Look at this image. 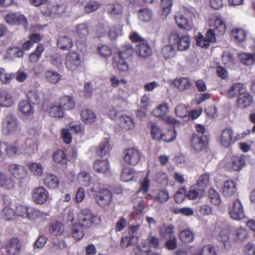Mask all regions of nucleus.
<instances>
[{"mask_svg": "<svg viewBox=\"0 0 255 255\" xmlns=\"http://www.w3.org/2000/svg\"><path fill=\"white\" fill-rule=\"evenodd\" d=\"M2 133L6 136H11L20 130V123L17 116L13 114H7L1 122Z\"/></svg>", "mask_w": 255, "mask_h": 255, "instance_id": "nucleus-1", "label": "nucleus"}, {"mask_svg": "<svg viewBox=\"0 0 255 255\" xmlns=\"http://www.w3.org/2000/svg\"><path fill=\"white\" fill-rule=\"evenodd\" d=\"M78 222L85 229H89L98 224L100 218L87 208L82 209L78 214Z\"/></svg>", "mask_w": 255, "mask_h": 255, "instance_id": "nucleus-2", "label": "nucleus"}, {"mask_svg": "<svg viewBox=\"0 0 255 255\" xmlns=\"http://www.w3.org/2000/svg\"><path fill=\"white\" fill-rule=\"evenodd\" d=\"M169 42L171 44L176 45L179 51L187 50L190 45V40L188 36L185 35L180 37L176 32L171 33Z\"/></svg>", "mask_w": 255, "mask_h": 255, "instance_id": "nucleus-3", "label": "nucleus"}, {"mask_svg": "<svg viewBox=\"0 0 255 255\" xmlns=\"http://www.w3.org/2000/svg\"><path fill=\"white\" fill-rule=\"evenodd\" d=\"M229 213L231 218L235 220L240 221L244 218L245 215L244 208L240 200L234 201L233 206L229 209Z\"/></svg>", "mask_w": 255, "mask_h": 255, "instance_id": "nucleus-4", "label": "nucleus"}, {"mask_svg": "<svg viewBox=\"0 0 255 255\" xmlns=\"http://www.w3.org/2000/svg\"><path fill=\"white\" fill-rule=\"evenodd\" d=\"M48 195V191L43 186L35 188L31 191L32 201L37 204L45 203L47 200Z\"/></svg>", "mask_w": 255, "mask_h": 255, "instance_id": "nucleus-5", "label": "nucleus"}, {"mask_svg": "<svg viewBox=\"0 0 255 255\" xmlns=\"http://www.w3.org/2000/svg\"><path fill=\"white\" fill-rule=\"evenodd\" d=\"M233 131L230 128H226L222 132L220 143L223 146L227 147L229 146L232 143H234L235 141L243 138L244 136H240V135L235 136L233 138Z\"/></svg>", "mask_w": 255, "mask_h": 255, "instance_id": "nucleus-6", "label": "nucleus"}, {"mask_svg": "<svg viewBox=\"0 0 255 255\" xmlns=\"http://www.w3.org/2000/svg\"><path fill=\"white\" fill-rule=\"evenodd\" d=\"M4 20L9 24H21L25 28H27L28 23L26 18L23 14L17 15L14 13H10L5 15Z\"/></svg>", "mask_w": 255, "mask_h": 255, "instance_id": "nucleus-7", "label": "nucleus"}, {"mask_svg": "<svg viewBox=\"0 0 255 255\" xmlns=\"http://www.w3.org/2000/svg\"><path fill=\"white\" fill-rule=\"evenodd\" d=\"M112 199V193L110 190L103 189L100 190V194L97 196L96 201L99 206L105 207L108 206Z\"/></svg>", "mask_w": 255, "mask_h": 255, "instance_id": "nucleus-8", "label": "nucleus"}, {"mask_svg": "<svg viewBox=\"0 0 255 255\" xmlns=\"http://www.w3.org/2000/svg\"><path fill=\"white\" fill-rule=\"evenodd\" d=\"M140 157L138 150L135 149L129 148L125 151L124 160L131 165H136L140 159Z\"/></svg>", "mask_w": 255, "mask_h": 255, "instance_id": "nucleus-9", "label": "nucleus"}, {"mask_svg": "<svg viewBox=\"0 0 255 255\" xmlns=\"http://www.w3.org/2000/svg\"><path fill=\"white\" fill-rule=\"evenodd\" d=\"M8 171L15 178L23 179L27 174V170L23 166L11 164L8 166Z\"/></svg>", "mask_w": 255, "mask_h": 255, "instance_id": "nucleus-10", "label": "nucleus"}, {"mask_svg": "<svg viewBox=\"0 0 255 255\" xmlns=\"http://www.w3.org/2000/svg\"><path fill=\"white\" fill-rule=\"evenodd\" d=\"M65 64L70 70H75L81 64L79 55L76 52L69 53L66 56Z\"/></svg>", "mask_w": 255, "mask_h": 255, "instance_id": "nucleus-11", "label": "nucleus"}, {"mask_svg": "<svg viewBox=\"0 0 255 255\" xmlns=\"http://www.w3.org/2000/svg\"><path fill=\"white\" fill-rule=\"evenodd\" d=\"M207 137L206 136H200L194 134L191 138V143L195 150L200 151L206 148Z\"/></svg>", "mask_w": 255, "mask_h": 255, "instance_id": "nucleus-12", "label": "nucleus"}, {"mask_svg": "<svg viewBox=\"0 0 255 255\" xmlns=\"http://www.w3.org/2000/svg\"><path fill=\"white\" fill-rule=\"evenodd\" d=\"M43 180L44 184L49 189H56L59 185L58 177L52 173H45L43 175Z\"/></svg>", "mask_w": 255, "mask_h": 255, "instance_id": "nucleus-13", "label": "nucleus"}, {"mask_svg": "<svg viewBox=\"0 0 255 255\" xmlns=\"http://www.w3.org/2000/svg\"><path fill=\"white\" fill-rule=\"evenodd\" d=\"M237 184L235 181L228 180L224 182L222 188V194L225 197H232L237 192Z\"/></svg>", "mask_w": 255, "mask_h": 255, "instance_id": "nucleus-14", "label": "nucleus"}, {"mask_svg": "<svg viewBox=\"0 0 255 255\" xmlns=\"http://www.w3.org/2000/svg\"><path fill=\"white\" fill-rule=\"evenodd\" d=\"M211 24L213 26V30L219 34L223 35L226 30L225 23L223 19L220 16H216L211 20Z\"/></svg>", "mask_w": 255, "mask_h": 255, "instance_id": "nucleus-15", "label": "nucleus"}, {"mask_svg": "<svg viewBox=\"0 0 255 255\" xmlns=\"http://www.w3.org/2000/svg\"><path fill=\"white\" fill-rule=\"evenodd\" d=\"M21 244L17 238L11 239L6 246V250L9 255H16L20 253Z\"/></svg>", "mask_w": 255, "mask_h": 255, "instance_id": "nucleus-16", "label": "nucleus"}, {"mask_svg": "<svg viewBox=\"0 0 255 255\" xmlns=\"http://www.w3.org/2000/svg\"><path fill=\"white\" fill-rule=\"evenodd\" d=\"M15 215L21 216L23 218H27L30 219L33 218V213L35 212L32 208H27L21 205H18L14 210Z\"/></svg>", "mask_w": 255, "mask_h": 255, "instance_id": "nucleus-17", "label": "nucleus"}, {"mask_svg": "<svg viewBox=\"0 0 255 255\" xmlns=\"http://www.w3.org/2000/svg\"><path fill=\"white\" fill-rule=\"evenodd\" d=\"M152 49L146 40L139 43L136 47V53L141 57H147L152 54Z\"/></svg>", "mask_w": 255, "mask_h": 255, "instance_id": "nucleus-18", "label": "nucleus"}, {"mask_svg": "<svg viewBox=\"0 0 255 255\" xmlns=\"http://www.w3.org/2000/svg\"><path fill=\"white\" fill-rule=\"evenodd\" d=\"M252 102L253 98L248 92L243 91L238 97V105L240 108H246L250 106Z\"/></svg>", "mask_w": 255, "mask_h": 255, "instance_id": "nucleus-19", "label": "nucleus"}, {"mask_svg": "<svg viewBox=\"0 0 255 255\" xmlns=\"http://www.w3.org/2000/svg\"><path fill=\"white\" fill-rule=\"evenodd\" d=\"M18 110L26 116H30L34 112V108L26 100H22L19 102Z\"/></svg>", "mask_w": 255, "mask_h": 255, "instance_id": "nucleus-20", "label": "nucleus"}, {"mask_svg": "<svg viewBox=\"0 0 255 255\" xmlns=\"http://www.w3.org/2000/svg\"><path fill=\"white\" fill-rule=\"evenodd\" d=\"M15 185V181L6 173L0 171V188L10 189Z\"/></svg>", "mask_w": 255, "mask_h": 255, "instance_id": "nucleus-21", "label": "nucleus"}, {"mask_svg": "<svg viewBox=\"0 0 255 255\" xmlns=\"http://www.w3.org/2000/svg\"><path fill=\"white\" fill-rule=\"evenodd\" d=\"M175 19L177 24L181 28L189 30L193 26L192 21L187 19L184 15L181 13L175 15Z\"/></svg>", "mask_w": 255, "mask_h": 255, "instance_id": "nucleus-22", "label": "nucleus"}, {"mask_svg": "<svg viewBox=\"0 0 255 255\" xmlns=\"http://www.w3.org/2000/svg\"><path fill=\"white\" fill-rule=\"evenodd\" d=\"M244 85L242 83H234L226 93V96L228 98H234L242 93L244 90Z\"/></svg>", "mask_w": 255, "mask_h": 255, "instance_id": "nucleus-23", "label": "nucleus"}, {"mask_svg": "<svg viewBox=\"0 0 255 255\" xmlns=\"http://www.w3.org/2000/svg\"><path fill=\"white\" fill-rule=\"evenodd\" d=\"M174 44L169 42V44L164 46L161 49V55L165 60L174 58L176 55V49Z\"/></svg>", "mask_w": 255, "mask_h": 255, "instance_id": "nucleus-24", "label": "nucleus"}, {"mask_svg": "<svg viewBox=\"0 0 255 255\" xmlns=\"http://www.w3.org/2000/svg\"><path fill=\"white\" fill-rule=\"evenodd\" d=\"M75 34L79 38L85 39L89 34V28L87 24L81 23L75 26Z\"/></svg>", "mask_w": 255, "mask_h": 255, "instance_id": "nucleus-25", "label": "nucleus"}, {"mask_svg": "<svg viewBox=\"0 0 255 255\" xmlns=\"http://www.w3.org/2000/svg\"><path fill=\"white\" fill-rule=\"evenodd\" d=\"M198 186L194 185L186 194V197L189 200H194L198 198L201 199L204 196L205 192L203 189L199 188Z\"/></svg>", "mask_w": 255, "mask_h": 255, "instance_id": "nucleus-26", "label": "nucleus"}, {"mask_svg": "<svg viewBox=\"0 0 255 255\" xmlns=\"http://www.w3.org/2000/svg\"><path fill=\"white\" fill-rule=\"evenodd\" d=\"M245 164V160L242 155H234L231 158V167L234 170H240Z\"/></svg>", "mask_w": 255, "mask_h": 255, "instance_id": "nucleus-27", "label": "nucleus"}, {"mask_svg": "<svg viewBox=\"0 0 255 255\" xmlns=\"http://www.w3.org/2000/svg\"><path fill=\"white\" fill-rule=\"evenodd\" d=\"M113 65L121 71L126 72L128 70V65L126 59L121 58L119 55H114Z\"/></svg>", "mask_w": 255, "mask_h": 255, "instance_id": "nucleus-28", "label": "nucleus"}, {"mask_svg": "<svg viewBox=\"0 0 255 255\" xmlns=\"http://www.w3.org/2000/svg\"><path fill=\"white\" fill-rule=\"evenodd\" d=\"M26 97L29 102L33 104H38L41 102L40 93L35 89H30L26 92Z\"/></svg>", "mask_w": 255, "mask_h": 255, "instance_id": "nucleus-29", "label": "nucleus"}, {"mask_svg": "<svg viewBox=\"0 0 255 255\" xmlns=\"http://www.w3.org/2000/svg\"><path fill=\"white\" fill-rule=\"evenodd\" d=\"M64 111L65 110H71L75 107V102L72 97L65 96L60 98L58 102Z\"/></svg>", "mask_w": 255, "mask_h": 255, "instance_id": "nucleus-30", "label": "nucleus"}, {"mask_svg": "<svg viewBox=\"0 0 255 255\" xmlns=\"http://www.w3.org/2000/svg\"><path fill=\"white\" fill-rule=\"evenodd\" d=\"M64 111L58 102L52 103L50 105L49 115L54 118H61L64 116Z\"/></svg>", "mask_w": 255, "mask_h": 255, "instance_id": "nucleus-31", "label": "nucleus"}, {"mask_svg": "<svg viewBox=\"0 0 255 255\" xmlns=\"http://www.w3.org/2000/svg\"><path fill=\"white\" fill-rule=\"evenodd\" d=\"M93 167L98 172L105 174L109 170V163L106 159L98 160L94 162Z\"/></svg>", "mask_w": 255, "mask_h": 255, "instance_id": "nucleus-32", "label": "nucleus"}, {"mask_svg": "<svg viewBox=\"0 0 255 255\" xmlns=\"http://www.w3.org/2000/svg\"><path fill=\"white\" fill-rule=\"evenodd\" d=\"M83 228L80 224L74 223L71 227V234L73 238L77 241L82 239L84 235Z\"/></svg>", "mask_w": 255, "mask_h": 255, "instance_id": "nucleus-33", "label": "nucleus"}, {"mask_svg": "<svg viewBox=\"0 0 255 255\" xmlns=\"http://www.w3.org/2000/svg\"><path fill=\"white\" fill-rule=\"evenodd\" d=\"M174 84L179 91L189 89L192 86L189 80L184 77L174 80Z\"/></svg>", "mask_w": 255, "mask_h": 255, "instance_id": "nucleus-34", "label": "nucleus"}, {"mask_svg": "<svg viewBox=\"0 0 255 255\" xmlns=\"http://www.w3.org/2000/svg\"><path fill=\"white\" fill-rule=\"evenodd\" d=\"M13 104V100L10 94L4 91L0 92V106L9 107Z\"/></svg>", "mask_w": 255, "mask_h": 255, "instance_id": "nucleus-35", "label": "nucleus"}, {"mask_svg": "<svg viewBox=\"0 0 255 255\" xmlns=\"http://www.w3.org/2000/svg\"><path fill=\"white\" fill-rule=\"evenodd\" d=\"M160 235L164 239H168L176 237L175 236L174 227L171 225H164L160 230Z\"/></svg>", "mask_w": 255, "mask_h": 255, "instance_id": "nucleus-36", "label": "nucleus"}, {"mask_svg": "<svg viewBox=\"0 0 255 255\" xmlns=\"http://www.w3.org/2000/svg\"><path fill=\"white\" fill-rule=\"evenodd\" d=\"M239 58L245 65L250 66L255 63V53H241L239 54Z\"/></svg>", "mask_w": 255, "mask_h": 255, "instance_id": "nucleus-37", "label": "nucleus"}, {"mask_svg": "<svg viewBox=\"0 0 255 255\" xmlns=\"http://www.w3.org/2000/svg\"><path fill=\"white\" fill-rule=\"evenodd\" d=\"M81 116L83 122L88 124L94 123L96 119V115L93 111L89 110H84L82 111Z\"/></svg>", "mask_w": 255, "mask_h": 255, "instance_id": "nucleus-38", "label": "nucleus"}, {"mask_svg": "<svg viewBox=\"0 0 255 255\" xmlns=\"http://www.w3.org/2000/svg\"><path fill=\"white\" fill-rule=\"evenodd\" d=\"M46 80L50 83L55 84L59 82L61 79V76L58 72L49 70L47 71L45 74Z\"/></svg>", "mask_w": 255, "mask_h": 255, "instance_id": "nucleus-39", "label": "nucleus"}, {"mask_svg": "<svg viewBox=\"0 0 255 255\" xmlns=\"http://www.w3.org/2000/svg\"><path fill=\"white\" fill-rule=\"evenodd\" d=\"M208 196L210 201L215 205H219L221 198L219 193L214 189L210 188L208 191Z\"/></svg>", "mask_w": 255, "mask_h": 255, "instance_id": "nucleus-40", "label": "nucleus"}, {"mask_svg": "<svg viewBox=\"0 0 255 255\" xmlns=\"http://www.w3.org/2000/svg\"><path fill=\"white\" fill-rule=\"evenodd\" d=\"M57 46L62 50H68L72 46V41L67 36H62L58 39Z\"/></svg>", "mask_w": 255, "mask_h": 255, "instance_id": "nucleus-41", "label": "nucleus"}, {"mask_svg": "<svg viewBox=\"0 0 255 255\" xmlns=\"http://www.w3.org/2000/svg\"><path fill=\"white\" fill-rule=\"evenodd\" d=\"M53 159L58 164L64 165L67 162L66 154L64 151L61 149H58L53 153Z\"/></svg>", "mask_w": 255, "mask_h": 255, "instance_id": "nucleus-42", "label": "nucleus"}, {"mask_svg": "<svg viewBox=\"0 0 255 255\" xmlns=\"http://www.w3.org/2000/svg\"><path fill=\"white\" fill-rule=\"evenodd\" d=\"M175 111L178 117L184 119L185 121L189 119V112L186 105L182 104H179L176 107Z\"/></svg>", "mask_w": 255, "mask_h": 255, "instance_id": "nucleus-43", "label": "nucleus"}, {"mask_svg": "<svg viewBox=\"0 0 255 255\" xmlns=\"http://www.w3.org/2000/svg\"><path fill=\"white\" fill-rule=\"evenodd\" d=\"M169 111L167 104H162L158 106L152 111V114L157 118H163Z\"/></svg>", "mask_w": 255, "mask_h": 255, "instance_id": "nucleus-44", "label": "nucleus"}, {"mask_svg": "<svg viewBox=\"0 0 255 255\" xmlns=\"http://www.w3.org/2000/svg\"><path fill=\"white\" fill-rule=\"evenodd\" d=\"M194 255H217L215 249L211 245H205Z\"/></svg>", "mask_w": 255, "mask_h": 255, "instance_id": "nucleus-45", "label": "nucleus"}, {"mask_svg": "<svg viewBox=\"0 0 255 255\" xmlns=\"http://www.w3.org/2000/svg\"><path fill=\"white\" fill-rule=\"evenodd\" d=\"M133 53V49L130 45H125L123 46L120 51L114 55H119L120 57L124 59H127Z\"/></svg>", "mask_w": 255, "mask_h": 255, "instance_id": "nucleus-46", "label": "nucleus"}, {"mask_svg": "<svg viewBox=\"0 0 255 255\" xmlns=\"http://www.w3.org/2000/svg\"><path fill=\"white\" fill-rule=\"evenodd\" d=\"M179 238L182 242L188 243L192 242L194 240V234L189 229H185L181 231Z\"/></svg>", "mask_w": 255, "mask_h": 255, "instance_id": "nucleus-47", "label": "nucleus"}, {"mask_svg": "<svg viewBox=\"0 0 255 255\" xmlns=\"http://www.w3.org/2000/svg\"><path fill=\"white\" fill-rule=\"evenodd\" d=\"M149 126L151 127V133L153 139L157 140H160L162 135V131L161 128L153 122L150 123Z\"/></svg>", "mask_w": 255, "mask_h": 255, "instance_id": "nucleus-48", "label": "nucleus"}, {"mask_svg": "<svg viewBox=\"0 0 255 255\" xmlns=\"http://www.w3.org/2000/svg\"><path fill=\"white\" fill-rule=\"evenodd\" d=\"M43 51L44 47L43 45L42 44H38L35 50L29 55V61L32 63L37 62L41 57V54Z\"/></svg>", "mask_w": 255, "mask_h": 255, "instance_id": "nucleus-49", "label": "nucleus"}, {"mask_svg": "<svg viewBox=\"0 0 255 255\" xmlns=\"http://www.w3.org/2000/svg\"><path fill=\"white\" fill-rule=\"evenodd\" d=\"M7 56L13 59L15 58H21L23 56V52L22 50L17 47L9 48L6 51Z\"/></svg>", "mask_w": 255, "mask_h": 255, "instance_id": "nucleus-50", "label": "nucleus"}, {"mask_svg": "<svg viewBox=\"0 0 255 255\" xmlns=\"http://www.w3.org/2000/svg\"><path fill=\"white\" fill-rule=\"evenodd\" d=\"M63 231V225L61 223L57 221L53 222L49 228V231L53 236H58L60 235Z\"/></svg>", "mask_w": 255, "mask_h": 255, "instance_id": "nucleus-51", "label": "nucleus"}, {"mask_svg": "<svg viewBox=\"0 0 255 255\" xmlns=\"http://www.w3.org/2000/svg\"><path fill=\"white\" fill-rule=\"evenodd\" d=\"M100 6V3L96 1L91 0L88 2L84 6V11L89 14L96 11Z\"/></svg>", "mask_w": 255, "mask_h": 255, "instance_id": "nucleus-52", "label": "nucleus"}, {"mask_svg": "<svg viewBox=\"0 0 255 255\" xmlns=\"http://www.w3.org/2000/svg\"><path fill=\"white\" fill-rule=\"evenodd\" d=\"M121 122L123 127L126 130H130L134 128L133 120L127 116H123L121 118Z\"/></svg>", "mask_w": 255, "mask_h": 255, "instance_id": "nucleus-53", "label": "nucleus"}, {"mask_svg": "<svg viewBox=\"0 0 255 255\" xmlns=\"http://www.w3.org/2000/svg\"><path fill=\"white\" fill-rule=\"evenodd\" d=\"M78 181L81 185L87 186L91 183V178L89 174L83 171L78 174Z\"/></svg>", "mask_w": 255, "mask_h": 255, "instance_id": "nucleus-54", "label": "nucleus"}, {"mask_svg": "<svg viewBox=\"0 0 255 255\" xmlns=\"http://www.w3.org/2000/svg\"><path fill=\"white\" fill-rule=\"evenodd\" d=\"M134 171L132 168L125 167L123 169L121 174L122 180L124 182H128L131 180L133 177Z\"/></svg>", "mask_w": 255, "mask_h": 255, "instance_id": "nucleus-55", "label": "nucleus"}, {"mask_svg": "<svg viewBox=\"0 0 255 255\" xmlns=\"http://www.w3.org/2000/svg\"><path fill=\"white\" fill-rule=\"evenodd\" d=\"M1 216L6 220H12L14 218V210L10 207H4L1 211Z\"/></svg>", "mask_w": 255, "mask_h": 255, "instance_id": "nucleus-56", "label": "nucleus"}, {"mask_svg": "<svg viewBox=\"0 0 255 255\" xmlns=\"http://www.w3.org/2000/svg\"><path fill=\"white\" fill-rule=\"evenodd\" d=\"M232 35L237 41L242 42L246 39L247 33L243 29H236L232 30Z\"/></svg>", "mask_w": 255, "mask_h": 255, "instance_id": "nucleus-57", "label": "nucleus"}, {"mask_svg": "<svg viewBox=\"0 0 255 255\" xmlns=\"http://www.w3.org/2000/svg\"><path fill=\"white\" fill-rule=\"evenodd\" d=\"M111 150L110 145L107 140L103 141L99 145L97 150V153L100 156L105 155Z\"/></svg>", "mask_w": 255, "mask_h": 255, "instance_id": "nucleus-58", "label": "nucleus"}, {"mask_svg": "<svg viewBox=\"0 0 255 255\" xmlns=\"http://www.w3.org/2000/svg\"><path fill=\"white\" fill-rule=\"evenodd\" d=\"M98 52L101 56L107 58L112 54L111 48L106 44H100L97 47Z\"/></svg>", "mask_w": 255, "mask_h": 255, "instance_id": "nucleus-59", "label": "nucleus"}, {"mask_svg": "<svg viewBox=\"0 0 255 255\" xmlns=\"http://www.w3.org/2000/svg\"><path fill=\"white\" fill-rule=\"evenodd\" d=\"M108 12L113 14H121L123 13V6L119 3L109 4L108 7Z\"/></svg>", "mask_w": 255, "mask_h": 255, "instance_id": "nucleus-60", "label": "nucleus"}, {"mask_svg": "<svg viewBox=\"0 0 255 255\" xmlns=\"http://www.w3.org/2000/svg\"><path fill=\"white\" fill-rule=\"evenodd\" d=\"M152 17L151 10L147 8L140 9L138 12V17L143 21H148Z\"/></svg>", "mask_w": 255, "mask_h": 255, "instance_id": "nucleus-61", "label": "nucleus"}, {"mask_svg": "<svg viewBox=\"0 0 255 255\" xmlns=\"http://www.w3.org/2000/svg\"><path fill=\"white\" fill-rule=\"evenodd\" d=\"M176 138V131L175 130L172 129L167 131L165 133H162V135L160 140L166 142H170L174 140Z\"/></svg>", "mask_w": 255, "mask_h": 255, "instance_id": "nucleus-62", "label": "nucleus"}, {"mask_svg": "<svg viewBox=\"0 0 255 255\" xmlns=\"http://www.w3.org/2000/svg\"><path fill=\"white\" fill-rule=\"evenodd\" d=\"M172 4V0H161V5L163 15L166 16L170 12Z\"/></svg>", "mask_w": 255, "mask_h": 255, "instance_id": "nucleus-63", "label": "nucleus"}, {"mask_svg": "<svg viewBox=\"0 0 255 255\" xmlns=\"http://www.w3.org/2000/svg\"><path fill=\"white\" fill-rule=\"evenodd\" d=\"M209 176L207 174L202 175L200 176L197 183L195 184L198 185V187L200 189H203V191L205 192L206 188L209 183Z\"/></svg>", "mask_w": 255, "mask_h": 255, "instance_id": "nucleus-64", "label": "nucleus"}]
</instances>
